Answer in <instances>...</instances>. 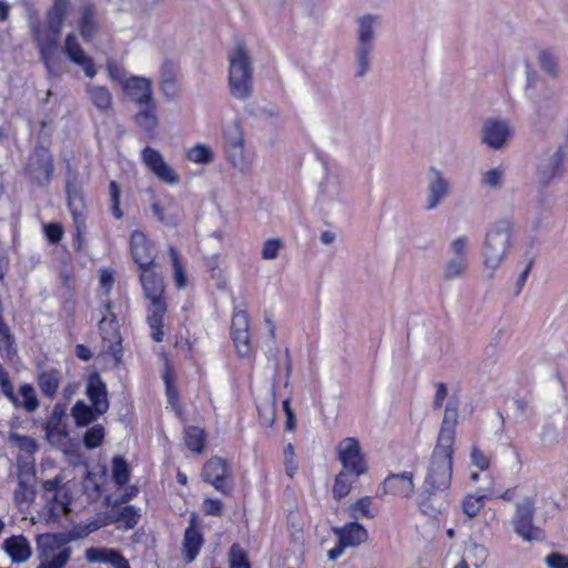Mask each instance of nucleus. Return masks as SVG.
Wrapping results in <instances>:
<instances>
[{
	"mask_svg": "<svg viewBox=\"0 0 568 568\" xmlns=\"http://www.w3.org/2000/svg\"><path fill=\"white\" fill-rule=\"evenodd\" d=\"M159 264L155 266H145L138 270L139 281L143 288L145 298L150 301L148 308V324L151 329V336L155 342L163 339V320L166 313V303L163 298L165 284Z\"/></svg>",
	"mask_w": 568,
	"mask_h": 568,
	"instance_id": "f257e3e1",
	"label": "nucleus"
},
{
	"mask_svg": "<svg viewBox=\"0 0 568 568\" xmlns=\"http://www.w3.org/2000/svg\"><path fill=\"white\" fill-rule=\"evenodd\" d=\"M453 454V447L447 448L436 445L434 449L418 501L420 511L426 515H433L435 513V508L429 504L430 496L438 491H444L450 486Z\"/></svg>",
	"mask_w": 568,
	"mask_h": 568,
	"instance_id": "f03ea898",
	"label": "nucleus"
},
{
	"mask_svg": "<svg viewBox=\"0 0 568 568\" xmlns=\"http://www.w3.org/2000/svg\"><path fill=\"white\" fill-rule=\"evenodd\" d=\"M526 95L534 105L531 122L538 128L549 123L558 115L560 110L559 99L554 89L542 80L536 71L527 69Z\"/></svg>",
	"mask_w": 568,
	"mask_h": 568,
	"instance_id": "7ed1b4c3",
	"label": "nucleus"
},
{
	"mask_svg": "<svg viewBox=\"0 0 568 568\" xmlns=\"http://www.w3.org/2000/svg\"><path fill=\"white\" fill-rule=\"evenodd\" d=\"M229 88L231 95L241 101L253 94L252 59L243 43H237L229 53Z\"/></svg>",
	"mask_w": 568,
	"mask_h": 568,
	"instance_id": "20e7f679",
	"label": "nucleus"
},
{
	"mask_svg": "<svg viewBox=\"0 0 568 568\" xmlns=\"http://www.w3.org/2000/svg\"><path fill=\"white\" fill-rule=\"evenodd\" d=\"M513 223L508 219L497 220L486 232L481 247L484 265L494 276L511 246Z\"/></svg>",
	"mask_w": 568,
	"mask_h": 568,
	"instance_id": "39448f33",
	"label": "nucleus"
},
{
	"mask_svg": "<svg viewBox=\"0 0 568 568\" xmlns=\"http://www.w3.org/2000/svg\"><path fill=\"white\" fill-rule=\"evenodd\" d=\"M356 22L357 45L354 50L356 62L355 77L362 79L369 72L372 67V53L375 48V28L378 22V16L368 13L357 18Z\"/></svg>",
	"mask_w": 568,
	"mask_h": 568,
	"instance_id": "423d86ee",
	"label": "nucleus"
},
{
	"mask_svg": "<svg viewBox=\"0 0 568 568\" xmlns=\"http://www.w3.org/2000/svg\"><path fill=\"white\" fill-rule=\"evenodd\" d=\"M69 539L62 535L42 534L37 537L39 565L37 568H64L71 559Z\"/></svg>",
	"mask_w": 568,
	"mask_h": 568,
	"instance_id": "0eeeda50",
	"label": "nucleus"
},
{
	"mask_svg": "<svg viewBox=\"0 0 568 568\" xmlns=\"http://www.w3.org/2000/svg\"><path fill=\"white\" fill-rule=\"evenodd\" d=\"M65 193L68 207L77 229V236L80 237L81 229L85 226L87 205L82 181L78 171L71 166H68L65 172Z\"/></svg>",
	"mask_w": 568,
	"mask_h": 568,
	"instance_id": "6e6552de",
	"label": "nucleus"
},
{
	"mask_svg": "<svg viewBox=\"0 0 568 568\" xmlns=\"http://www.w3.org/2000/svg\"><path fill=\"white\" fill-rule=\"evenodd\" d=\"M103 310V316L99 322L100 355H120L123 352L122 336L116 314L113 312V304L111 302L104 303Z\"/></svg>",
	"mask_w": 568,
	"mask_h": 568,
	"instance_id": "1a4fd4ad",
	"label": "nucleus"
},
{
	"mask_svg": "<svg viewBox=\"0 0 568 568\" xmlns=\"http://www.w3.org/2000/svg\"><path fill=\"white\" fill-rule=\"evenodd\" d=\"M535 499L526 497L516 505L513 525L515 532L526 541H541L545 539L544 530L534 524Z\"/></svg>",
	"mask_w": 568,
	"mask_h": 568,
	"instance_id": "9d476101",
	"label": "nucleus"
},
{
	"mask_svg": "<svg viewBox=\"0 0 568 568\" xmlns=\"http://www.w3.org/2000/svg\"><path fill=\"white\" fill-rule=\"evenodd\" d=\"M468 237L465 235L454 239L449 244L450 257L443 266V278L445 281H454L463 278L469 267L468 261Z\"/></svg>",
	"mask_w": 568,
	"mask_h": 568,
	"instance_id": "9b49d317",
	"label": "nucleus"
},
{
	"mask_svg": "<svg viewBox=\"0 0 568 568\" xmlns=\"http://www.w3.org/2000/svg\"><path fill=\"white\" fill-rule=\"evenodd\" d=\"M53 172V156L49 149L43 145H37L29 156L26 168L27 175L38 186H47L52 180Z\"/></svg>",
	"mask_w": 568,
	"mask_h": 568,
	"instance_id": "f8f14e48",
	"label": "nucleus"
},
{
	"mask_svg": "<svg viewBox=\"0 0 568 568\" xmlns=\"http://www.w3.org/2000/svg\"><path fill=\"white\" fill-rule=\"evenodd\" d=\"M42 488L52 517H59L69 513L72 500L71 490L63 481L61 475L45 480L42 484Z\"/></svg>",
	"mask_w": 568,
	"mask_h": 568,
	"instance_id": "ddd939ff",
	"label": "nucleus"
},
{
	"mask_svg": "<svg viewBox=\"0 0 568 568\" xmlns=\"http://www.w3.org/2000/svg\"><path fill=\"white\" fill-rule=\"evenodd\" d=\"M337 458L343 468L355 478L367 471V464L362 452L359 442L354 437L342 439L336 446Z\"/></svg>",
	"mask_w": 568,
	"mask_h": 568,
	"instance_id": "4468645a",
	"label": "nucleus"
},
{
	"mask_svg": "<svg viewBox=\"0 0 568 568\" xmlns=\"http://www.w3.org/2000/svg\"><path fill=\"white\" fill-rule=\"evenodd\" d=\"M332 531L337 537V544L327 551L329 560H336L344 554L346 548L358 547L368 539L367 530L358 523H348L342 527H333Z\"/></svg>",
	"mask_w": 568,
	"mask_h": 568,
	"instance_id": "2eb2a0df",
	"label": "nucleus"
},
{
	"mask_svg": "<svg viewBox=\"0 0 568 568\" xmlns=\"http://www.w3.org/2000/svg\"><path fill=\"white\" fill-rule=\"evenodd\" d=\"M130 254L138 270L155 266L158 252L153 242L140 230H134L129 241Z\"/></svg>",
	"mask_w": 568,
	"mask_h": 568,
	"instance_id": "dca6fc26",
	"label": "nucleus"
},
{
	"mask_svg": "<svg viewBox=\"0 0 568 568\" xmlns=\"http://www.w3.org/2000/svg\"><path fill=\"white\" fill-rule=\"evenodd\" d=\"M142 161L145 166L156 176L161 182L175 185L180 182L179 175L165 162L163 155L151 146H145L141 151Z\"/></svg>",
	"mask_w": 568,
	"mask_h": 568,
	"instance_id": "f3484780",
	"label": "nucleus"
},
{
	"mask_svg": "<svg viewBox=\"0 0 568 568\" xmlns=\"http://www.w3.org/2000/svg\"><path fill=\"white\" fill-rule=\"evenodd\" d=\"M229 474V464L220 457L210 458L202 471L203 479L224 495H230L232 491V487L227 484Z\"/></svg>",
	"mask_w": 568,
	"mask_h": 568,
	"instance_id": "a211bd4d",
	"label": "nucleus"
},
{
	"mask_svg": "<svg viewBox=\"0 0 568 568\" xmlns=\"http://www.w3.org/2000/svg\"><path fill=\"white\" fill-rule=\"evenodd\" d=\"M511 135L506 120L487 119L481 126V143L493 150L503 149Z\"/></svg>",
	"mask_w": 568,
	"mask_h": 568,
	"instance_id": "6ab92c4d",
	"label": "nucleus"
},
{
	"mask_svg": "<svg viewBox=\"0 0 568 568\" xmlns=\"http://www.w3.org/2000/svg\"><path fill=\"white\" fill-rule=\"evenodd\" d=\"M566 158V148L560 145L549 154L546 153L537 166V176L539 183L548 185L552 180L560 178L564 173V160Z\"/></svg>",
	"mask_w": 568,
	"mask_h": 568,
	"instance_id": "aec40b11",
	"label": "nucleus"
},
{
	"mask_svg": "<svg viewBox=\"0 0 568 568\" xmlns=\"http://www.w3.org/2000/svg\"><path fill=\"white\" fill-rule=\"evenodd\" d=\"M459 400L452 397L445 406L444 418L438 434L437 445L453 447L458 423Z\"/></svg>",
	"mask_w": 568,
	"mask_h": 568,
	"instance_id": "412c9836",
	"label": "nucleus"
},
{
	"mask_svg": "<svg viewBox=\"0 0 568 568\" xmlns=\"http://www.w3.org/2000/svg\"><path fill=\"white\" fill-rule=\"evenodd\" d=\"M414 489V474L412 471L389 474L382 484L381 495H393L400 498H409L412 497Z\"/></svg>",
	"mask_w": 568,
	"mask_h": 568,
	"instance_id": "4be33fe9",
	"label": "nucleus"
},
{
	"mask_svg": "<svg viewBox=\"0 0 568 568\" xmlns=\"http://www.w3.org/2000/svg\"><path fill=\"white\" fill-rule=\"evenodd\" d=\"M204 544V536L199 525V519L195 514L190 516L189 526L184 531L183 537V555L184 560L190 564L195 560L201 548Z\"/></svg>",
	"mask_w": 568,
	"mask_h": 568,
	"instance_id": "5701e85b",
	"label": "nucleus"
},
{
	"mask_svg": "<svg viewBox=\"0 0 568 568\" xmlns=\"http://www.w3.org/2000/svg\"><path fill=\"white\" fill-rule=\"evenodd\" d=\"M45 435L50 444L57 446L65 455L75 456L79 449L78 443L72 440L60 419L51 418L45 427Z\"/></svg>",
	"mask_w": 568,
	"mask_h": 568,
	"instance_id": "b1692460",
	"label": "nucleus"
},
{
	"mask_svg": "<svg viewBox=\"0 0 568 568\" xmlns=\"http://www.w3.org/2000/svg\"><path fill=\"white\" fill-rule=\"evenodd\" d=\"M64 53L72 63L83 69L85 77L92 79L97 74L93 59L85 54L74 33L67 34Z\"/></svg>",
	"mask_w": 568,
	"mask_h": 568,
	"instance_id": "393cba45",
	"label": "nucleus"
},
{
	"mask_svg": "<svg viewBox=\"0 0 568 568\" xmlns=\"http://www.w3.org/2000/svg\"><path fill=\"white\" fill-rule=\"evenodd\" d=\"M123 92L140 106L154 101L152 83L143 77L132 75L126 79L123 83Z\"/></svg>",
	"mask_w": 568,
	"mask_h": 568,
	"instance_id": "a878e982",
	"label": "nucleus"
},
{
	"mask_svg": "<svg viewBox=\"0 0 568 568\" xmlns=\"http://www.w3.org/2000/svg\"><path fill=\"white\" fill-rule=\"evenodd\" d=\"M87 396L98 414H104L109 409L106 385L98 373L89 375Z\"/></svg>",
	"mask_w": 568,
	"mask_h": 568,
	"instance_id": "bb28decb",
	"label": "nucleus"
},
{
	"mask_svg": "<svg viewBox=\"0 0 568 568\" xmlns=\"http://www.w3.org/2000/svg\"><path fill=\"white\" fill-rule=\"evenodd\" d=\"M78 29L85 42H91L99 32L97 8L93 2H88L79 9Z\"/></svg>",
	"mask_w": 568,
	"mask_h": 568,
	"instance_id": "cd10ccee",
	"label": "nucleus"
},
{
	"mask_svg": "<svg viewBox=\"0 0 568 568\" xmlns=\"http://www.w3.org/2000/svg\"><path fill=\"white\" fill-rule=\"evenodd\" d=\"M430 172L433 178L427 186L428 195L425 206L428 211L435 210L439 203L449 194V183L444 178L443 173L435 168H432Z\"/></svg>",
	"mask_w": 568,
	"mask_h": 568,
	"instance_id": "c85d7f7f",
	"label": "nucleus"
},
{
	"mask_svg": "<svg viewBox=\"0 0 568 568\" xmlns=\"http://www.w3.org/2000/svg\"><path fill=\"white\" fill-rule=\"evenodd\" d=\"M70 6V0H53L45 13L47 34L60 37Z\"/></svg>",
	"mask_w": 568,
	"mask_h": 568,
	"instance_id": "c756f323",
	"label": "nucleus"
},
{
	"mask_svg": "<svg viewBox=\"0 0 568 568\" xmlns=\"http://www.w3.org/2000/svg\"><path fill=\"white\" fill-rule=\"evenodd\" d=\"M3 551L14 564L28 561L32 556V548L23 535H13L7 538L2 545Z\"/></svg>",
	"mask_w": 568,
	"mask_h": 568,
	"instance_id": "7c9ffc66",
	"label": "nucleus"
},
{
	"mask_svg": "<svg viewBox=\"0 0 568 568\" xmlns=\"http://www.w3.org/2000/svg\"><path fill=\"white\" fill-rule=\"evenodd\" d=\"M160 90L168 100L178 95V65L165 60L160 67Z\"/></svg>",
	"mask_w": 568,
	"mask_h": 568,
	"instance_id": "2f4dec72",
	"label": "nucleus"
},
{
	"mask_svg": "<svg viewBox=\"0 0 568 568\" xmlns=\"http://www.w3.org/2000/svg\"><path fill=\"white\" fill-rule=\"evenodd\" d=\"M85 90L97 109L105 111L112 106V94L106 87L88 83Z\"/></svg>",
	"mask_w": 568,
	"mask_h": 568,
	"instance_id": "473e14b6",
	"label": "nucleus"
},
{
	"mask_svg": "<svg viewBox=\"0 0 568 568\" xmlns=\"http://www.w3.org/2000/svg\"><path fill=\"white\" fill-rule=\"evenodd\" d=\"M58 39L59 37L45 33L38 36V39H32L39 49L41 61L48 69H50V61L59 45Z\"/></svg>",
	"mask_w": 568,
	"mask_h": 568,
	"instance_id": "72a5a7b5",
	"label": "nucleus"
},
{
	"mask_svg": "<svg viewBox=\"0 0 568 568\" xmlns=\"http://www.w3.org/2000/svg\"><path fill=\"white\" fill-rule=\"evenodd\" d=\"M184 442L190 450L201 454L205 448L206 433L203 428L187 426L184 429Z\"/></svg>",
	"mask_w": 568,
	"mask_h": 568,
	"instance_id": "f704fd0d",
	"label": "nucleus"
},
{
	"mask_svg": "<svg viewBox=\"0 0 568 568\" xmlns=\"http://www.w3.org/2000/svg\"><path fill=\"white\" fill-rule=\"evenodd\" d=\"M142 106L143 109L135 114L134 120L136 124L141 126L145 132L151 133L155 130V128L159 124L155 114V101L151 102L150 104H144Z\"/></svg>",
	"mask_w": 568,
	"mask_h": 568,
	"instance_id": "c9c22d12",
	"label": "nucleus"
},
{
	"mask_svg": "<svg viewBox=\"0 0 568 568\" xmlns=\"http://www.w3.org/2000/svg\"><path fill=\"white\" fill-rule=\"evenodd\" d=\"M139 519V510L133 506H125L113 515L109 521L118 524L119 529L129 530L136 526Z\"/></svg>",
	"mask_w": 568,
	"mask_h": 568,
	"instance_id": "e433bc0d",
	"label": "nucleus"
},
{
	"mask_svg": "<svg viewBox=\"0 0 568 568\" xmlns=\"http://www.w3.org/2000/svg\"><path fill=\"white\" fill-rule=\"evenodd\" d=\"M101 414H98L97 410L90 406H88L82 400H79L72 407V416L78 426H85L95 420Z\"/></svg>",
	"mask_w": 568,
	"mask_h": 568,
	"instance_id": "4c0bfd02",
	"label": "nucleus"
},
{
	"mask_svg": "<svg viewBox=\"0 0 568 568\" xmlns=\"http://www.w3.org/2000/svg\"><path fill=\"white\" fill-rule=\"evenodd\" d=\"M109 524H110V521L108 518H95V519L89 520L85 524H79L70 530V532H69L70 539L84 538L88 535H90L91 532L97 531L98 529H100Z\"/></svg>",
	"mask_w": 568,
	"mask_h": 568,
	"instance_id": "58836bf2",
	"label": "nucleus"
},
{
	"mask_svg": "<svg viewBox=\"0 0 568 568\" xmlns=\"http://www.w3.org/2000/svg\"><path fill=\"white\" fill-rule=\"evenodd\" d=\"M34 489L23 480H19L13 499L20 510L27 509L34 499Z\"/></svg>",
	"mask_w": 568,
	"mask_h": 568,
	"instance_id": "ea45409f",
	"label": "nucleus"
},
{
	"mask_svg": "<svg viewBox=\"0 0 568 568\" xmlns=\"http://www.w3.org/2000/svg\"><path fill=\"white\" fill-rule=\"evenodd\" d=\"M163 381L165 384L166 396H168L169 403L173 407H178L179 406V393L175 387L176 374H175L174 369L169 365L168 362L165 363Z\"/></svg>",
	"mask_w": 568,
	"mask_h": 568,
	"instance_id": "a19ab883",
	"label": "nucleus"
},
{
	"mask_svg": "<svg viewBox=\"0 0 568 568\" xmlns=\"http://www.w3.org/2000/svg\"><path fill=\"white\" fill-rule=\"evenodd\" d=\"M41 392L52 397L57 393L59 386V373L57 371L42 372L38 378Z\"/></svg>",
	"mask_w": 568,
	"mask_h": 568,
	"instance_id": "79ce46f5",
	"label": "nucleus"
},
{
	"mask_svg": "<svg viewBox=\"0 0 568 568\" xmlns=\"http://www.w3.org/2000/svg\"><path fill=\"white\" fill-rule=\"evenodd\" d=\"M505 169L501 166L490 169L481 174V184L490 190H500L504 186Z\"/></svg>",
	"mask_w": 568,
	"mask_h": 568,
	"instance_id": "37998d69",
	"label": "nucleus"
},
{
	"mask_svg": "<svg viewBox=\"0 0 568 568\" xmlns=\"http://www.w3.org/2000/svg\"><path fill=\"white\" fill-rule=\"evenodd\" d=\"M348 471H341L336 475L334 485H333V496L336 499H342L346 497L354 484V480L351 478Z\"/></svg>",
	"mask_w": 568,
	"mask_h": 568,
	"instance_id": "c03bdc74",
	"label": "nucleus"
},
{
	"mask_svg": "<svg viewBox=\"0 0 568 568\" xmlns=\"http://www.w3.org/2000/svg\"><path fill=\"white\" fill-rule=\"evenodd\" d=\"M490 497H493L491 494H489V495H467L464 498L463 505H462L464 513L470 518L476 517L479 514V511L481 510V508L484 507L485 500Z\"/></svg>",
	"mask_w": 568,
	"mask_h": 568,
	"instance_id": "a18cd8bd",
	"label": "nucleus"
},
{
	"mask_svg": "<svg viewBox=\"0 0 568 568\" xmlns=\"http://www.w3.org/2000/svg\"><path fill=\"white\" fill-rule=\"evenodd\" d=\"M19 395L21 399L19 398L18 407H22L28 413H32L38 408L39 402L36 395V390L31 385H21L19 388Z\"/></svg>",
	"mask_w": 568,
	"mask_h": 568,
	"instance_id": "49530a36",
	"label": "nucleus"
},
{
	"mask_svg": "<svg viewBox=\"0 0 568 568\" xmlns=\"http://www.w3.org/2000/svg\"><path fill=\"white\" fill-rule=\"evenodd\" d=\"M538 63L540 68L552 78H557L559 73L558 58L551 50H541L538 54Z\"/></svg>",
	"mask_w": 568,
	"mask_h": 568,
	"instance_id": "de8ad7c7",
	"label": "nucleus"
},
{
	"mask_svg": "<svg viewBox=\"0 0 568 568\" xmlns=\"http://www.w3.org/2000/svg\"><path fill=\"white\" fill-rule=\"evenodd\" d=\"M112 477L118 486L125 485L130 479L129 466L121 456H115L112 459Z\"/></svg>",
	"mask_w": 568,
	"mask_h": 568,
	"instance_id": "09e8293b",
	"label": "nucleus"
},
{
	"mask_svg": "<svg viewBox=\"0 0 568 568\" xmlns=\"http://www.w3.org/2000/svg\"><path fill=\"white\" fill-rule=\"evenodd\" d=\"M169 256H170L171 264H172V267L174 271L175 285L179 288H183V287H185L186 281H187L186 274H185L184 267L182 265L180 255L173 246L169 247Z\"/></svg>",
	"mask_w": 568,
	"mask_h": 568,
	"instance_id": "8fccbe9b",
	"label": "nucleus"
},
{
	"mask_svg": "<svg viewBox=\"0 0 568 568\" xmlns=\"http://www.w3.org/2000/svg\"><path fill=\"white\" fill-rule=\"evenodd\" d=\"M230 568H251L247 552L239 545L233 544L229 551Z\"/></svg>",
	"mask_w": 568,
	"mask_h": 568,
	"instance_id": "3c124183",
	"label": "nucleus"
},
{
	"mask_svg": "<svg viewBox=\"0 0 568 568\" xmlns=\"http://www.w3.org/2000/svg\"><path fill=\"white\" fill-rule=\"evenodd\" d=\"M187 159L194 163L209 164L213 161V153L209 146L199 143L189 150Z\"/></svg>",
	"mask_w": 568,
	"mask_h": 568,
	"instance_id": "603ef678",
	"label": "nucleus"
},
{
	"mask_svg": "<svg viewBox=\"0 0 568 568\" xmlns=\"http://www.w3.org/2000/svg\"><path fill=\"white\" fill-rule=\"evenodd\" d=\"M257 412H258L260 423L263 426H265V427L273 426V424L275 422V416H276L275 402L273 399L267 400L265 403H261L257 406Z\"/></svg>",
	"mask_w": 568,
	"mask_h": 568,
	"instance_id": "864d4df0",
	"label": "nucleus"
},
{
	"mask_svg": "<svg viewBox=\"0 0 568 568\" xmlns=\"http://www.w3.org/2000/svg\"><path fill=\"white\" fill-rule=\"evenodd\" d=\"M104 438V428L101 425H94L89 428L83 437V443L87 448L93 449L99 447Z\"/></svg>",
	"mask_w": 568,
	"mask_h": 568,
	"instance_id": "5fc2aeb1",
	"label": "nucleus"
},
{
	"mask_svg": "<svg viewBox=\"0 0 568 568\" xmlns=\"http://www.w3.org/2000/svg\"><path fill=\"white\" fill-rule=\"evenodd\" d=\"M231 337L237 355H248L251 352L250 331L231 332Z\"/></svg>",
	"mask_w": 568,
	"mask_h": 568,
	"instance_id": "6e6d98bb",
	"label": "nucleus"
},
{
	"mask_svg": "<svg viewBox=\"0 0 568 568\" xmlns=\"http://www.w3.org/2000/svg\"><path fill=\"white\" fill-rule=\"evenodd\" d=\"M114 549L112 548H88L84 557L89 562L108 564L109 557L112 556Z\"/></svg>",
	"mask_w": 568,
	"mask_h": 568,
	"instance_id": "4d7b16f0",
	"label": "nucleus"
},
{
	"mask_svg": "<svg viewBox=\"0 0 568 568\" xmlns=\"http://www.w3.org/2000/svg\"><path fill=\"white\" fill-rule=\"evenodd\" d=\"M372 499L371 497H363L351 506V516L357 518L362 515L366 518H374L375 514L371 510Z\"/></svg>",
	"mask_w": 568,
	"mask_h": 568,
	"instance_id": "13d9d810",
	"label": "nucleus"
},
{
	"mask_svg": "<svg viewBox=\"0 0 568 568\" xmlns=\"http://www.w3.org/2000/svg\"><path fill=\"white\" fill-rule=\"evenodd\" d=\"M0 387L6 397L16 406H19V397L14 394L7 372L0 366Z\"/></svg>",
	"mask_w": 568,
	"mask_h": 568,
	"instance_id": "bf43d9fd",
	"label": "nucleus"
},
{
	"mask_svg": "<svg viewBox=\"0 0 568 568\" xmlns=\"http://www.w3.org/2000/svg\"><path fill=\"white\" fill-rule=\"evenodd\" d=\"M283 242L280 239H268L264 242L261 256L263 260H274L278 255Z\"/></svg>",
	"mask_w": 568,
	"mask_h": 568,
	"instance_id": "052dcab7",
	"label": "nucleus"
},
{
	"mask_svg": "<svg viewBox=\"0 0 568 568\" xmlns=\"http://www.w3.org/2000/svg\"><path fill=\"white\" fill-rule=\"evenodd\" d=\"M110 197H111V211L115 219H121L123 216V212L120 209V196H121V190L119 184L115 181H111L110 185Z\"/></svg>",
	"mask_w": 568,
	"mask_h": 568,
	"instance_id": "680f3d73",
	"label": "nucleus"
},
{
	"mask_svg": "<svg viewBox=\"0 0 568 568\" xmlns=\"http://www.w3.org/2000/svg\"><path fill=\"white\" fill-rule=\"evenodd\" d=\"M225 146H233V145H242L244 144V139L242 134L241 126L237 122H235L232 126H230L225 133Z\"/></svg>",
	"mask_w": 568,
	"mask_h": 568,
	"instance_id": "e2e57ef3",
	"label": "nucleus"
},
{
	"mask_svg": "<svg viewBox=\"0 0 568 568\" xmlns=\"http://www.w3.org/2000/svg\"><path fill=\"white\" fill-rule=\"evenodd\" d=\"M10 440L14 443L20 449L29 454H32L38 449L37 442L28 436L11 434Z\"/></svg>",
	"mask_w": 568,
	"mask_h": 568,
	"instance_id": "0e129e2a",
	"label": "nucleus"
},
{
	"mask_svg": "<svg viewBox=\"0 0 568 568\" xmlns=\"http://www.w3.org/2000/svg\"><path fill=\"white\" fill-rule=\"evenodd\" d=\"M250 331L248 315L245 311H236L232 316L231 332Z\"/></svg>",
	"mask_w": 568,
	"mask_h": 568,
	"instance_id": "69168bd1",
	"label": "nucleus"
},
{
	"mask_svg": "<svg viewBox=\"0 0 568 568\" xmlns=\"http://www.w3.org/2000/svg\"><path fill=\"white\" fill-rule=\"evenodd\" d=\"M470 459L473 465L481 471L487 470L490 466V458L476 446L471 448Z\"/></svg>",
	"mask_w": 568,
	"mask_h": 568,
	"instance_id": "338daca9",
	"label": "nucleus"
},
{
	"mask_svg": "<svg viewBox=\"0 0 568 568\" xmlns=\"http://www.w3.org/2000/svg\"><path fill=\"white\" fill-rule=\"evenodd\" d=\"M44 235L50 244H58L63 236V227L59 223L44 225Z\"/></svg>",
	"mask_w": 568,
	"mask_h": 568,
	"instance_id": "774afa93",
	"label": "nucleus"
}]
</instances>
